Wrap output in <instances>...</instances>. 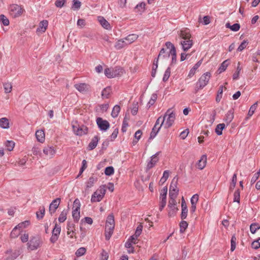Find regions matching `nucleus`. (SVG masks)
<instances>
[{
    "mask_svg": "<svg viewBox=\"0 0 260 260\" xmlns=\"http://www.w3.org/2000/svg\"><path fill=\"white\" fill-rule=\"evenodd\" d=\"M0 127L4 129H8L10 127L9 120L7 118H0Z\"/></svg>",
    "mask_w": 260,
    "mask_h": 260,
    "instance_id": "obj_26",
    "label": "nucleus"
},
{
    "mask_svg": "<svg viewBox=\"0 0 260 260\" xmlns=\"http://www.w3.org/2000/svg\"><path fill=\"white\" fill-rule=\"evenodd\" d=\"M234 118V113L232 110L229 111L225 115L224 121L228 125Z\"/></svg>",
    "mask_w": 260,
    "mask_h": 260,
    "instance_id": "obj_31",
    "label": "nucleus"
},
{
    "mask_svg": "<svg viewBox=\"0 0 260 260\" xmlns=\"http://www.w3.org/2000/svg\"><path fill=\"white\" fill-rule=\"evenodd\" d=\"M161 126H160V125L158 126V127H156V126H154L153 127L152 131L150 133V138L151 139H153L157 135V134L159 131L160 128Z\"/></svg>",
    "mask_w": 260,
    "mask_h": 260,
    "instance_id": "obj_40",
    "label": "nucleus"
},
{
    "mask_svg": "<svg viewBox=\"0 0 260 260\" xmlns=\"http://www.w3.org/2000/svg\"><path fill=\"white\" fill-rule=\"evenodd\" d=\"M45 208L44 207H41L39 211L36 213L37 217L38 219H42L45 215Z\"/></svg>",
    "mask_w": 260,
    "mask_h": 260,
    "instance_id": "obj_43",
    "label": "nucleus"
},
{
    "mask_svg": "<svg viewBox=\"0 0 260 260\" xmlns=\"http://www.w3.org/2000/svg\"><path fill=\"white\" fill-rule=\"evenodd\" d=\"M175 199L176 198H170L168 204V207L170 209V211L169 212V216L175 214L178 210L176 207V201Z\"/></svg>",
    "mask_w": 260,
    "mask_h": 260,
    "instance_id": "obj_15",
    "label": "nucleus"
},
{
    "mask_svg": "<svg viewBox=\"0 0 260 260\" xmlns=\"http://www.w3.org/2000/svg\"><path fill=\"white\" fill-rule=\"evenodd\" d=\"M199 195L198 194H194L192 196L190 199L191 204L197 205L199 201Z\"/></svg>",
    "mask_w": 260,
    "mask_h": 260,
    "instance_id": "obj_62",
    "label": "nucleus"
},
{
    "mask_svg": "<svg viewBox=\"0 0 260 260\" xmlns=\"http://www.w3.org/2000/svg\"><path fill=\"white\" fill-rule=\"evenodd\" d=\"M99 139L100 138L98 136H95L89 143L88 146V149L89 150H92L94 149L96 147Z\"/></svg>",
    "mask_w": 260,
    "mask_h": 260,
    "instance_id": "obj_25",
    "label": "nucleus"
},
{
    "mask_svg": "<svg viewBox=\"0 0 260 260\" xmlns=\"http://www.w3.org/2000/svg\"><path fill=\"white\" fill-rule=\"evenodd\" d=\"M225 26L226 28H229L234 31H238L240 28V25L239 23H235L233 25H231L229 23H227L225 24Z\"/></svg>",
    "mask_w": 260,
    "mask_h": 260,
    "instance_id": "obj_36",
    "label": "nucleus"
},
{
    "mask_svg": "<svg viewBox=\"0 0 260 260\" xmlns=\"http://www.w3.org/2000/svg\"><path fill=\"white\" fill-rule=\"evenodd\" d=\"M166 46L168 49H170V55L172 56V61L171 65H173L176 63L177 55L176 50L174 45L170 42H167Z\"/></svg>",
    "mask_w": 260,
    "mask_h": 260,
    "instance_id": "obj_9",
    "label": "nucleus"
},
{
    "mask_svg": "<svg viewBox=\"0 0 260 260\" xmlns=\"http://www.w3.org/2000/svg\"><path fill=\"white\" fill-rule=\"evenodd\" d=\"M61 231V227L60 225L56 223L52 230V235L50 238L51 242L54 243L57 240L58 236Z\"/></svg>",
    "mask_w": 260,
    "mask_h": 260,
    "instance_id": "obj_17",
    "label": "nucleus"
},
{
    "mask_svg": "<svg viewBox=\"0 0 260 260\" xmlns=\"http://www.w3.org/2000/svg\"><path fill=\"white\" fill-rule=\"evenodd\" d=\"M68 231L67 234L71 238H73L75 237V233L74 231V227L70 226V225H68L67 226Z\"/></svg>",
    "mask_w": 260,
    "mask_h": 260,
    "instance_id": "obj_50",
    "label": "nucleus"
},
{
    "mask_svg": "<svg viewBox=\"0 0 260 260\" xmlns=\"http://www.w3.org/2000/svg\"><path fill=\"white\" fill-rule=\"evenodd\" d=\"M86 249L84 247H81L79 248L76 252V255L77 256H81L85 254L86 252Z\"/></svg>",
    "mask_w": 260,
    "mask_h": 260,
    "instance_id": "obj_57",
    "label": "nucleus"
},
{
    "mask_svg": "<svg viewBox=\"0 0 260 260\" xmlns=\"http://www.w3.org/2000/svg\"><path fill=\"white\" fill-rule=\"evenodd\" d=\"M188 209L187 208L184 207V209L182 208L181 218L182 219H184L187 216Z\"/></svg>",
    "mask_w": 260,
    "mask_h": 260,
    "instance_id": "obj_64",
    "label": "nucleus"
},
{
    "mask_svg": "<svg viewBox=\"0 0 260 260\" xmlns=\"http://www.w3.org/2000/svg\"><path fill=\"white\" fill-rule=\"evenodd\" d=\"M43 152L47 158H51L56 154V150L53 146L47 145L44 147Z\"/></svg>",
    "mask_w": 260,
    "mask_h": 260,
    "instance_id": "obj_12",
    "label": "nucleus"
},
{
    "mask_svg": "<svg viewBox=\"0 0 260 260\" xmlns=\"http://www.w3.org/2000/svg\"><path fill=\"white\" fill-rule=\"evenodd\" d=\"M188 227V223L186 221L182 220L180 223V231L183 233Z\"/></svg>",
    "mask_w": 260,
    "mask_h": 260,
    "instance_id": "obj_53",
    "label": "nucleus"
},
{
    "mask_svg": "<svg viewBox=\"0 0 260 260\" xmlns=\"http://www.w3.org/2000/svg\"><path fill=\"white\" fill-rule=\"evenodd\" d=\"M81 6V3L78 0H73V5L72 6V9L74 10H79Z\"/></svg>",
    "mask_w": 260,
    "mask_h": 260,
    "instance_id": "obj_46",
    "label": "nucleus"
},
{
    "mask_svg": "<svg viewBox=\"0 0 260 260\" xmlns=\"http://www.w3.org/2000/svg\"><path fill=\"white\" fill-rule=\"evenodd\" d=\"M122 73V69L118 67L107 68L104 71L105 75L108 78H113L117 76H120Z\"/></svg>",
    "mask_w": 260,
    "mask_h": 260,
    "instance_id": "obj_6",
    "label": "nucleus"
},
{
    "mask_svg": "<svg viewBox=\"0 0 260 260\" xmlns=\"http://www.w3.org/2000/svg\"><path fill=\"white\" fill-rule=\"evenodd\" d=\"M127 44L126 43V41L124 38L118 40L115 45V47L116 49H121L125 46H127Z\"/></svg>",
    "mask_w": 260,
    "mask_h": 260,
    "instance_id": "obj_30",
    "label": "nucleus"
},
{
    "mask_svg": "<svg viewBox=\"0 0 260 260\" xmlns=\"http://www.w3.org/2000/svg\"><path fill=\"white\" fill-rule=\"evenodd\" d=\"M177 180L178 179L174 177L171 183L169 189L170 198H176L178 194L179 189L177 187Z\"/></svg>",
    "mask_w": 260,
    "mask_h": 260,
    "instance_id": "obj_8",
    "label": "nucleus"
},
{
    "mask_svg": "<svg viewBox=\"0 0 260 260\" xmlns=\"http://www.w3.org/2000/svg\"><path fill=\"white\" fill-rule=\"evenodd\" d=\"M203 59H200L199 61H198L194 65V66L190 69L189 73L188 74V76L189 77H192L193 75H194L196 70L200 67L201 64L202 63Z\"/></svg>",
    "mask_w": 260,
    "mask_h": 260,
    "instance_id": "obj_27",
    "label": "nucleus"
},
{
    "mask_svg": "<svg viewBox=\"0 0 260 260\" xmlns=\"http://www.w3.org/2000/svg\"><path fill=\"white\" fill-rule=\"evenodd\" d=\"M9 15L13 18L20 17L24 12L23 7L17 4H11L8 8Z\"/></svg>",
    "mask_w": 260,
    "mask_h": 260,
    "instance_id": "obj_3",
    "label": "nucleus"
},
{
    "mask_svg": "<svg viewBox=\"0 0 260 260\" xmlns=\"http://www.w3.org/2000/svg\"><path fill=\"white\" fill-rule=\"evenodd\" d=\"M45 135L44 131L42 129L37 130L36 132V137L38 141L43 143L45 141Z\"/></svg>",
    "mask_w": 260,
    "mask_h": 260,
    "instance_id": "obj_24",
    "label": "nucleus"
},
{
    "mask_svg": "<svg viewBox=\"0 0 260 260\" xmlns=\"http://www.w3.org/2000/svg\"><path fill=\"white\" fill-rule=\"evenodd\" d=\"M81 204L78 199H76L73 203L72 216L74 220L78 221L80 217V209Z\"/></svg>",
    "mask_w": 260,
    "mask_h": 260,
    "instance_id": "obj_7",
    "label": "nucleus"
},
{
    "mask_svg": "<svg viewBox=\"0 0 260 260\" xmlns=\"http://www.w3.org/2000/svg\"><path fill=\"white\" fill-rule=\"evenodd\" d=\"M128 126V121L126 117H124L122 122V125L121 127V131L122 132H125L126 131V127Z\"/></svg>",
    "mask_w": 260,
    "mask_h": 260,
    "instance_id": "obj_60",
    "label": "nucleus"
},
{
    "mask_svg": "<svg viewBox=\"0 0 260 260\" xmlns=\"http://www.w3.org/2000/svg\"><path fill=\"white\" fill-rule=\"evenodd\" d=\"M112 92V89L111 87L107 86L102 91V98L103 99H108Z\"/></svg>",
    "mask_w": 260,
    "mask_h": 260,
    "instance_id": "obj_29",
    "label": "nucleus"
},
{
    "mask_svg": "<svg viewBox=\"0 0 260 260\" xmlns=\"http://www.w3.org/2000/svg\"><path fill=\"white\" fill-rule=\"evenodd\" d=\"M225 128V124L224 123H220L218 124L215 128V132L217 135L220 136L222 135V130Z\"/></svg>",
    "mask_w": 260,
    "mask_h": 260,
    "instance_id": "obj_38",
    "label": "nucleus"
},
{
    "mask_svg": "<svg viewBox=\"0 0 260 260\" xmlns=\"http://www.w3.org/2000/svg\"><path fill=\"white\" fill-rule=\"evenodd\" d=\"M96 123L101 131H106L110 127L109 122L106 120H104L101 117H98L96 120Z\"/></svg>",
    "mask_w": 260,
    "mask_h": 260,
    "instance_id": "obj_13",
    "label": "nucleus"
},
{
    "mask_svg": "<svg viewBox=\"0 0 260 260\" xmlns=\"http://www.w3.org/2000/svg\"><path fill=\"white\" fill-rule=\"evenodd\" d=\"M73 130L74 133L78 136H82L87 133L88 129L85 126H80L79 125H73Z\"/></svg>",
    "mask_w": 260,
    "mask_h": 260,
    "instance_id": "obj_14",
    "label": "nucleus"
},
{
    "mask_svg": "<svg viewBox=\"0 0 260 260\" xmlns=\"http://www.w3.org/2000/svg\"><path fill=\"white\" fill-rule=\"evenodd\" d=\"M179 39L181 40L190 39L191 34L190 30L187 28H183L178 32Z\"/></svg>",
    "mask_w": 260,
    "mask_h": 260,
    "instance_id": "obj_18",
    "label": "nucleus"
},
{
    "mask_svg": "<svg viewBox=\"0 0 260 260\" xmlns=\"http://www.w3.org/2000/svg\"><path fill=\"white\" fill-rule=\"evenodd\" d=\"M210 78L211 73L210 72H207L203 74L196 83V91H198L199 90L202 89L205 87L208 83Z\"/></svg>",
    "mask_w": 260,
    "mask_h": 260,
    "instance_id": "obj_4",
    "label": "nucleus"
},
{
    "mask_svg": "<svg viewBox=\"0 0 260 260\" xmlns=\"http://www.w3.org/2000/svg\"><path fill=\"white\" fill-rule=\"evenodd\" d=\"M180 44L184 51L188 50L193 45V41L191 39L181 40Z\"/></svg>",
    "mask_w": 260,
    "mask_h": 260,
    "instance_id": "obj_20",
    "label": "nucleus"
},
{
    "mask_svg": "<svg viewBox=\"0 0 260 260\" xmlns=\"http://www.w3.org/2000/svg\"><path fill=\"white\" fill-rule=\"evenodd\" d=\"M97 179L94 177H90L86 183V187L89 189L93 186V184L96 181Z\"/></svg>",
    "mask_w": 260,
    "mask_h": 260,
    "instance_id": "obj_33",
    "label": "nucleus"
},
{
    "mask_svg": "<svg viewBox=\"0 0 260 260\" xmlns=\"http://www.w3.org/2000/svg\"><path fill=\"white\" fill-rule=\"evenodd\" d=\"M29 224V221L28 220H25L23 222H22L17 225L15 227L17 228L21 232L22 231L23 229L27 227Z\"/></svg>",
    "mask_w": 260,
    "mask_h": 260,
    "instance_id": "obj_39",
    "label": "nucleus"
},
{
    "mask_svg": "<svg viewBox=\"0 0 260 260\" xmlns=\"http://www.w3.org/2000/svg\"><path fill=\"white\" fill-rule=\"evenodd\" d=\"M166 197L165 195H160L159 210L161 211L166 205Z\"/></svg>",
    "mask_w": 260,
    "mask_h": 260,
    "instance_id": "obj_34",
    "label": "nucleus"
},
{
    "mask_svg": "<svg viewBox=\"0 0 260 260\" xmlns=\"http://www.w3.org/2000/svg\"><path fill=\"white\" fill-rule=\"evenodd\" d=\"M248 44V42L247 41L244 40L242 43L240 45V46L238 47L237 49L238 51H242L243 50H244L246 47V46Z\"/></svg>",
    "mask_w": 260,
    "mask_h": 260,
    "instance_id": "obj_59",
    "label": "nucleus"
},
{
    "mask_svg": "<svg viewBox=\"0 0 260 260\" xmlns=\"http://www.w3.org/2000/svg\"><path fill=\"white\" fill-rule=\"evenodd\" d=\"M60 203V199L58 198L52 201L49 206V212L52 215L54 214L56 209L58 208Z\"/></svg>",
    "mask_w": 260,
    "mask_h": 260,
    "instance_id": "obj_19",
    "label": "nucleus"
},
{
    "mask_svg": "<svg viewBox=\"0 0 260 260\" xmlns=\"http://www.w3.org/2000/svg\"><path fill=\"white\" fill-rule=\"evenodd\" d=\"M237 183V174H234L232 177V182L231 183L230 186V189L233 190L236 184Z\"/></svg>",
    "mask_w": 260,
    "mask_h": 260,
    "instance_id": "obj_54",
    "label": "nucleus"
},
{
    "mask_svg": "<svg viewBox=\"0 0 260 260\" xmlns=\"http://www.w3.org/2000/svg\"><path fill=\"white\" fill-rule=\"evenodd\" d=\"M74 87L78 91L83 94L87 93L91 90L90 85L85 83L76 84Z\"/></svg>",
    "mask_w": 260,
    "mask_h": 260,
    "instance_id": "obj_11",
    "label": "nucleus"
},
{
    "mask_svg": "<svg viewBox=\"0 0 260 260\" xmlns=\"http://www.w3.org/2000/svg\"><path fill=\"white\" fill-rule=\"evenodd\" d=\"M105 185H102L93 192L91 196V202L92 203L99 202L102 200L106 193Z\"/></svg>",
    "mask_w": 260,
    "mask_h": 260,
    "instance_id": "obj_5",
    "label": "nucleus"
},
{
    "mask_svg": "<svg viewBox=\"0 0 260 260\" xmlns=\"http://www.w3.org/2000/svg\"><path fill=\"white\" fill-rule=\"evenodd\" d=\"M115 228L114 215L112 213L107 217L105 228V236L106 240H109L113 235Z\"/></svg>",
    "mask_w": 260,
    "mask_h": 260,
    "instance_id": "obj_2",
    "label": "nucleus"
},
{
    "mask_svg": "<svg viewBox=\"0 0 260 260\" xmlns=\"http://www.w3.org/2000/svg\"><path fill=\"white\" fill-rule=\"evenodd\" d=\"M240 199V191L239 189L236 190L234 194V202L239 203Z\"/></svg>",
    "mask_w": 260,
    "mask_h": 260,
    "instance_id": "obj_58",
    "label": "nucleus"
},
{
    "mask_svg": "<svg viewBox=\"0 0 260 260\" xmlns=\"http://www.w3.org/2000/svg\"><path fill=\"white\" fill-rule=\"evenodd\" d=\"M170 56V51L169 52H166L165 49L162 48L158 54V58H168Z\"/></svg>",
    "mask_w": 260,
    "mask_h": 260,
    "instance_id": "obj_45",
    "label": "nucleus"
},
{
    "mask_svg": "<svg viewBox=\"0 0 260 260\" xmlns=\"http://www.w3.org/2000/svg\"><path fill=\"white\" fill-rule=\"evenodd\" d=\"M222 93H223V86H220L218 90L217 94L216 97V102L219 103L220 101V100L222 98Z\"/></svg>",
    "mask_w": 260,
    "mask_h": 260,
    "instance_id": "obj_47",
    "label": "nucleus"
},
{
    "mask_svg": "<svg viewBox=\"0 0 260 260\" xmlns=\"http://www.w3.org/2000/svg\"><path fill=\"white\" fill-rule=\"evenodd\" d=\"M229 65V62L228 60H224L220 66L218 71L219 73H221L223 72H224L227 68L228 66Z\"/></svg>",
    "mask_w": 260,
    "mask_h": 260,
    "instance_id": "obj_41",
    "label": "nucleus"
},
{
    "mask_svg": "<svg viewBox=\"0 0 260 260\" xmlns=\"http://www.w3.org/2000/svg\"><path fill=\"white\" fill-rule=\"evenodd\" d=\"M67 0H56L55 5L57 8H62Z\"/></svg>",
    "mask_w": 260,
    "mask_h": 260,
    "instance_id": "obj_63",
    "label": "nucleus"
},
{
    "mask_svg": "<svg viewBox=\"0 0 260 260\" xmlns=\"http://www.w3.org/2000/svg\"><path fill=\"white\" fill-rule=\"evenodd\" d=\"M108 253L104 250H103L100 254V260H108Z\"/></svg>",
    "mask_w": 260,
    "mask_h": 260,
    "instance_id": "obj_61",
    "label": "nucleus"
},
{
    "mask_svg": "<svg viewBox=\"0 0 260 260\" xmlns=\"http://www.w3.org/2000/svg\"><path fill=\"white\" fill-rule=\"evenodd\" d=\"M98 20L104 28L107 30H110L111 29V26L110 23L104 17L101 16H98Z\"/></svg>",
    "mask_w": 260,
    "mask_h": 260,
    "instance_id": "obj_21",
    "label": "nucleus"
},
{
    "mask_svg": "<svg viewBox=\"0 0 260 260\" xmlns=\"http://www.w3.org/2000/svg\"><path fill=\"white\" fill-rule=\"evenodd\" d=\"M67 214L68 210L64 209L61 212L58 219L59 222H63L67 219Z\"/></svg>",
    "mask_w": 260,
    "mask_h": 260,
    "instance_id": "obj_37",
    "label": "nucleus"
},
{
    "mask_svg": "<svg viewBox=\"0 0 260 260\" xmlns=\"http://www.w3.org/2000/svg\"><path fill=\"white\" fill-rule=\"evenodd\" d=\"M15 143L13 141L7 140L5 143V146L7 150L11 151L13 150Z\"/></svg>",
    "mask_w": 260,
    "mask_h": 260,
    "instance_id": "obj_32",
    "label": "nucleus"
},
{
    "mask_svg": "<svg viewBox=\"0 0 260 260\" xmlns=\"http://www.w3.org/2000/svg\"><path fill=\"white\" fill-rule=\"evenodd\" d=\"M143 226L141 224L139 225L136 230L135 234L131 236L125 244H136V241L138 237L141 234Z\"/></svg>",
    "mask_w": 260,
    "mask_h": 260,
    "instance_id": "obj_10",
    "label": "nucleus"
},
{
    "mask_svg": "<svg viewBox=\"0 0 260 260\" xmlns=\"http://www.w3.org/2000/svg\"><path fill=\"white\" fill-rule=\"evenodd\" d=\"M157 94L155 93H153L151 95L150 99L149 100V102L147 104V106L150 108L151 106L154 105L155 103L156 99H157Z\"/></svg>",
    "mask_w": 260,
    "mask_h": 260,
    "instance_id": "obj_44",
    "label": "nucleus"
},
{
    "mask_svg": "<svg viewBox=\"0 0 260 260\" xmlns=\"http://www.w3.org/2000/svg\"><path fill=\"white\" fill-rule=\"evenodd\" d=\"M259 229V225L256 223H252L250 226V230L252 234L255 233L256 231Z\"/></svg>",
    "mask_w": 260,
    "mask_h": 260,
    "instance_id": "obj_52",
    "label": "nucleus"
},
{
    "mask_svg": "<svg viewBox=\"0 0 260 260\" xmlns=\"http://www.w3.org/2000/svg\"><path fill=\"white\" fill-rule=\"evenodd\" d=\"M207 164V156L203 155L197 163V167L200 170H203Z\"/></svg>",
    "mask_w": 260,
    "mask_h": 260,
    "instance_id": "obj_23",
    "label": "nucleus"
},
{
    "mask_svg": "<svg viewBox=\"0 0 260 260\" xmlns=\"http://www.w3.org/2000/svg\"><path fill=\"white\" fill-rule=\"evenodd\" d=\"M175 119V112L172 109H169L162 117L160 126H163L166 129L169 128L173 125Z\"/></svg>",
    "mask_w": 260,
    "mask_h": 260,
    "instance_id": "obj_1",
    "label": "nucleus"
},
{
    "mask_svg": "<svg viewBox=\"0 0 260 260\" xmlns=\"http://www.w3.org/2000/svg\"><path fill=\"white\" fill-rule=\"evenodd\" d=\"M256 107H257V103H254L250 107V108L249 110L248 113V115L249 117L251 116L254 114V113L256 109Z\"/></svg>",
    "mask_w": 260,
    "mask_h": 260,
    "instance_id": "obj_56",
    "label": "nucleus"
},
{
    "mask_svg": "<svg viewBox=\"0 0 260 260\" xmlns=\"http://www.w3.org/2000/svg\"><path fill=\"white\" fill-rule=\"evenodd\" d=\"M48 25V22L46 20H43L41 21L39 24V26L37 29V32L43 33L44 32Z\"/></svg>",
    "mask_w": 260,
    "mask_h": 260,
    "instance_id": "obj_22",
    "label": "nucleus"
},
{
    "mask_svg": "<svg viewBox=\"0 0 260 260\" xmlns=\"http://www.w3.org/2000/svg\"><path fill=\"white\" fill-rule=\"evenodd\" d=\"M0 21L5 26H8L9 25L10 22L9 19L3 14L0 15Z\"/></svg>",
    "mask_w": 260,
    "mask_h": 260,
    "instance_id": "obj_51",
    "label": "nucleus"
},
{
    "mask_svg": "<svg viewBox=\"0 0 260 260\" xmlns=\"http://www.w3.org/2000/svg\"><path fill=\"white\" fill-rule=\"evenodd\" d=\"M3 86L6 93H8L11 92L12 88V85L10 82L4 83Z\"/></svg>",
    "mask_w": 260,
    "mask_h": 260,
    "instance_id": "obj_42",
    "label": "nucleus"
},
{
    "mask_svg": "<svg viewBox=\"0 0 260 260\" xmlns=\"http://www.w3.org/2000/svg\"><path fill=\"white\" fill-rule=\"evenodd\" d=\"M21 231L17 229V228L15 227L11 233V237L13 238H15L17 237L21 233Z\"/></svg>",
    "mask_w": 260,
    "mask_h": 260,
    "instance_id": "obj_49",
    "label": "nucleus"
},
{
    "mask_svg": "<svg viewBox=\"0 0 260 260\" xmlns=\"http://www.w3.org/2000/svg\"><path fill=\"white\" fill-rule=\"evenodd\" d=\"M138 36L136 34H131L128 35L126 37L124 38V40L126 41V44L128 45L135 42L137 40Z\"/></svg>",
    "mask_w": 260,
    "mask_h": 260,
    "instance_id": "obj_28",
    "label": "nucleus"
},
{
    "mask_svg": "<svg viewBox=\"0 0 260 260\" xmlns=\"http://www.w3.org/2000/svg\"><path fill=\"white\" fill-rule=\"evenodd\" d=\"M114 170L113 167H106L105 170V174L107 176H110L114 174Z\"/></svg>",
    "mask_w": 260,
    "mask_h": 260,
    "instance_id": "obj_55",
    "label": "nucleus"
},
{
    "mask_svg": "<svg viewBox=\"0 0 260 260\" xmlns=\"http://www.w3.org/2000/svg\"><path fill=\"white\" fill-rule=\"evenodd\" d=\"M158 154L159 152H157L151 157L150 159L148 161L147 164V170H150L156 165V163L159 160V158L158 157Z\"/></svg>",
    "mask_w": 260,
    "mask_h": 260,
    "instance_id": "obj_16",
    "label": "nucleus"
},
{
    "mask_svg": "<svg viewBox=\"0 0 260 260\" xmlns=\"http://www.w3.org/2000/svg\"><path fill=\"white\" fill-rule=\"evenodd\" d=\"M171 75V68L169 67L167 70H166L165 74L164 75V77L162 78V81L164 82H166L169 79Z\"/></svg>",
    "mask_w": 260,
    "mask_h": 260,
    "instance_id": "obj_48",
    "label": "nucleus"
},
{
    "mask_svg": "<svg viewBox=\"0 0 260 260\" xmlns=\"http://www.w3.org/2000/svg\"><path fill=\"white\" fill-rule=\"evenodd\" d=\"M120 111V107L119 105H116L113 108L111 116L113 118H116L118 116L119 113Z\"/></svg>",
    "mask_w": 260,
    "mask_h": 260,
    "instance_id": "obj_35",
    "label": "nucleus"
}]
</instances>
